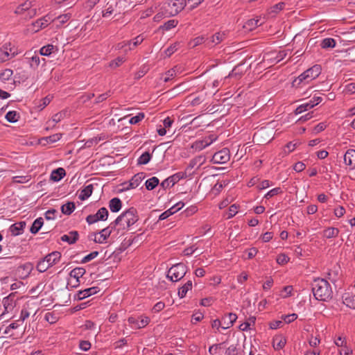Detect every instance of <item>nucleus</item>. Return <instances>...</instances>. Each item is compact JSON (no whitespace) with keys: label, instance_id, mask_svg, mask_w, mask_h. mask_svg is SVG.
<instances>
[{"label":"nucleus","instance_id":"0e129e2a","mask_svg":"<svg viewBox=\"0 0 355 355\" xmlns=\"http://www.w3.org/2000/svg\"><path fill=\"white\" fill-rule=\"evenodd\" d=\"M110 96H111L110 92H107L104 94H100L96 97L95 103H101V102L105 101Z\"/></svg>","mask_w":355,"mask_h":355},{"label":"nucleus","instance_id":"bb28decb","mask_svg":"<svg viewBox=\"0 0 355 355\" xmlns=\"http://www.w3.org/2000/svg\"><path fill=\"white\" fill-rule=\"evenodd\" d=\"M122 207L121 200L119 198H114L109 202V208L112 212H118Z\"/></svg>","mask_w":355,"mask_h":355},{"label":"nucleus","instance_id":"69168bd1","mask_svg":"<svg viewBox=\"0 0 355 355\" xmlns=\"http://www.w3.org/2000/svg\"><path fill=\"white\" fill-rule=\"evenodd\" d=\"M79 347L83 351L87 352L91 348V343L87 340H81L79 343Z\"/></svg>","mask_w":355,"mask_h":355},{"label":"nucleus","instance_id":"6e6d98bb","mask_svg":"<svg viewBox=\"0 0 355 355\" xmlns=\"http://www.w3.org/2000/svg\"><path fill=\"white\" fill-rule=\"evenodd\" d=\"M107 8L103 12V17H107L116 11V9L115 8H114L113 4H109V3H107Z\"/></svg>","mask_w":355,"mask_h":355},{"label":"nucleus","instance_id":"72a5a7b5","mask_svg":"<svg viewBox=\"0 0 355 355\" xmlns=\"http://www.w3.org/2000/svg\"><path fill=\"white\" fill-rule=\"evenodd\" d=\"M58 51L57 46L53 44H47L42 46L40 50V53L42 55L49 56L52 53Z\"/></svg>","mask_w":355,"mask_h":355},{"label":"nucleus","instance_id":"aec40b11","mask_svg":"<svg viewBox=\"0 0 355 355\" xmlns=\"http://www.w3.org/2000/svg\"><path fill=\"white\" fill-rule=\"evenodd\" d=\"M343 302L347 307L355 309V295L350 293H345L343 295Z\"/></svg>","mask_w":355,"mask_h":355},{"label":"nucleus","instance_id":"2f4dec72","mask_svg":"<svg viewBox=\"0 0 355 355\" xmlns=\"http://www.w3.org/2000/svg\"><path fill=\"white\" fill-rule=\"evenodd\" d=\"M10 46V43L5 44L3 46L2 51L5 55V57L3 58V60H8L10 58V55H11L10 58H13L17 54L15 51H13Z\"/></svg>","mask_w":355,"mask_h":355},{"label":"nucleus","instance_id":"4be33fe9","mask_svg":"<svg viewBox=\"0 0 355 355\" xmlns=\"http://www.w3.org/2000/svg\"><path fill=\"white\" fill-rule=\"evenodd\" d=\"M344 162L349 166L355 167V150L349 149L344 155Z\"/></svg>","mask_w":355,"mask_h":355},{"label":"nucleus","instance_id":"338daca9","mask_svg":"<svg viewBox=\"0 0 355 355\" xmlns=\"http://www.w3.org/2000/svg\"><path fill=\"white\" fill-rule=\"evenodd\" d=\"M289 261V258L288 256H286V254H279L277 258V262L279 263V264H285L286 263H288Z\"/></svg>","mask_w":355,"mask_h":355},{"label":"nucleus","instance_id":"a878e982","mask_svg":"<svg viewBox=\"0 0 355 355\" xmlns=\"http://www.w3.org/2000/svg\"><path fill=\"white\" fill-rule=\"evenodd\" d=\"M70 18H71V14L66 13V14L60 15L54 19H51V21L55 24L57 27H60L64 24H65L67 21H68Z\"/></svg>","mask_w":355,"mask_h":355},{"label":"nucleus","instance_id":"4c0bfd02","mask_svg":"<svg viewBox=\"0 0 355 355\" xmlns=\"http://www.w3.org/2000/svg\"><path fill=\"white\" fill-rule=\"evenodd\" d=\"M313 107V105L311 101H309L307 103H302L297 106L296 109L294 111V113L295 114H300L304 112H306L311 108Z\"/></svg>","mask_w":355,"mask_h":355},{"label":"nucleus","instance_id":"680f3d73","mask_svg":"<svg viewBox=\"0 0 355 355\" xmlns=\"http://www.w3.org/2000/svg\"><path fill=\"white\" fill-rule=\"evenodd\" d=\"M40 64V59L37 55H35L31 57L30 66L32 68H37Z\"/></svg>","mask_w":355,"mask_h":355},{"label":"nucleus","instance_id":"c85d7f7f","mask_svg":"<svg viewBox=\"0 0 355 355\" xmlns=\"http://www.w3.org/2000/svg\"><path fill=\"white\" fill-rule=\"evenodd\" d=\"M93 185L89 184L82 189L78 195V198L81 200L87 199L93 192Z\"/></svg>","mask_w":355,"mask_h":355},{"label":"nucleus","instance_id":"2eb2a0df","mask_svg":"<svg viewBox=\"0 0 355 355\" xmlns=\"http://www.w3.org/2000/svg\"><path fill=\"white\" fill-rule=\"evenodd\" d=\"M26 227L25 221H20L12 224L10 228L9 231L11 233L12 236H18L23 233L24 230Z\"/></svg>","mask_w":355,"mask_h":355},{"label":"nucleus","instance_id":"f704fd0d","mask_svg":"<svg viewBox=\"0 0 355 355\" xmlns=\"http://www.w3.org/2000/svg\"><path fill=\"white\" fill-rule=\"evenodd\" d=\"M76 209L73 202H68L61 206V211L64 215H70Z\"/></svg>","mask_w":355,"mask_h":355},{"label":"nucleus","instance_id":"f3484780","mask_svg":"<svg viewBox=\"0 0 355 355\" xmlns=\"http://www.w3.org/2000/svg\"><path fill=\"white\" fill-rule=\"evenodd\" d=\"M98 291L99 290L98 287H91L83 291H80L77 293V298L79 300H84L86 297H88L94 294H96V293L98 292Z\"/></svg>","mask_w":355,"mask_h":355},{"label":"nucleus","instance_id":"c756f323","mask_svg":"<svg viewBox=\"0 0 355 355\" xmlns=\"http://www.w3.org/2000/svg\"><path fill=\"white\" fill-rule=\"evenodd\" d=\"M145 40V37L143 35H139L136 37H135L132 40H128V42H131V46H128V49H125V52L127 53L128 51L133 50L136 46L141 44L143 41Z\"/></svg>","mask_w":355,"mask_h":355},{"label":"nucleus","instance_id":"774afa93","mask_svg":"<svg viewBox=\"0 0 355 355\" xmlns=\"http://www.w3.org/2000/svg\"><path fill=\"white\" fill-rule=\"evenodd\" d=\"M205 41L204 37H197L191 42V45H192V47H196L205 42Z\"/></svg>","mask_w":355,"mask_h":355},{"label":"nucleus","instance_id":"39448f33","mask_svg":"<svg viewBox=\"0 0 355 355\" xmlns=\"http://www.w3.org/2000/svg\"><path fill=\"white\" fill-rule=\"evenodd\" d=\"M187 272V266L183 263L173 265L167 272V278L172 282H178L182 279Z\"/></svg>","mask_w":355,"mask_h":355},{"label":"nucleus","instance_id":"7c9ffc66","mask_svg":"<svg viewBox=\"0 0 355 355\" xmlns=\"http://www.w3.org/2000/svg\"><path fill=\"white\" fill-rule=\"evenodd\" d=\"M192 288V281L188 280L182 286L178 289V296L183 298L186 296L187 292Z\"/></svg>","mask_w":355,"mask_h":355},{"label":"nucleus","instance_id":"37998d69","mask_svg":"<svg viewBox=\"0 0 355 355\" xmlns=\"http://www.w3.org/2000/svg\"><path fill=\"white\" fill-rule=\"evenodd\" d=\"M178 24V21L175 19H170L165 22L160 28L164 31H169L173 28H175Z\"/></svg>","mask_w":355,"mask_h":355},{"label":"nucleus","instance_id":"3c124183","mask_svg":"<svg viewBox=\"0 0 355 355\" xmlns=\"http://www.w3.org/2000/svg\"><path fill=\"white\" fill-rule=\"evenodd\" d=\"M224 343H220L216 345H213L209 348V352L211 354H216L217 353H220L223 349V345Z\"/></svg>","mask_w":355,"mask_h":355},{"label":"nucleus","instance_id":"052dcab7","mask_svg":"<svg viewBox=\"0 0 355 355\" xmlns=\"http://www.w3.org/2000/svg\"><path fill=\"white\" fill-rule=\"evenodd\" d=\"M225 355H238V349L236 345H231L225 351Z\"/></svg>","mask_w":355,"mask_h":355},{"label":"nucleus","instance_id":"6e6552de","mask_svg":"<svg viewBox=\"0 0 355 355\" xmlns=\"http://www.w3.org/2000/svg\"><path fill=\"white\" fill-rule=\"evenodd\" d=\"M108 211L105 207H101L95 214H90L87 216L86 221L88 224H93L99 220L105 221L108 218Z\"/></svg>","mask_w":355,"mask_h":355},{"label":"nucleus","instance_id":"4d7b16f0","mask_svg":"<svg viewBox=\"0 0 355 355\" xmlns=\"http://www.w3.org/2000/svg\"><path fill=\"white\" fill-rule=\"evenodd\" d=\"M237 212H238V207L236 206V205L234 204V205H231L228 209L227 218V219L232 218L233 216H234L236 214Z\"/></svg>","mask_w":355,"mask_h":355},{"label":"nucleus","instance_id":"49530a36","mask_svg":"<svg viewBox=\"0 0 355 355\" xmlns=\"http://www.w3.org/2000/svg\"><path fill=\"white\" fill-rule=\"evenodd\" d=\"M13 74V71L12 69H6L2 72L0 73V80L5 82L8 80Z\"/></svg>","mask_w":355,"mask_h":355},{"label":"nucleus","instance_id":"0eeeda50","mask_svg":"<svg viewBox=\"0 0 355 355\" xmlns=\"http://www.w3.org/2000/svg\"><path fill=\"white\" fill-rule=\"evenodd\" d=\"M34 5L33 1H26L17 7L15 13L17 15L25 14L26 19H31L36 15V8H32Z\"/></svg>","mask_w":355,"mask_h":355},{"label":"nucleus","instance_id":"de8ad7c7","mask_svg":"<svg viewBox=\"0 0 355 355\" xmlns=\"http://www.w3.org/2000/svg\"><path fill=\"white\" fill-rule=\"evenodd\" d=\"M176 76V71L175 69H171L166 72L164 75L162 76L163 81L164 83H167L169 80H172L175 76Z\"/></svg>","mask_w":355,"mask_h":355},{"label":"nucleus","instance_id":"a18cd8bd","mask_svg":"<svg viewBox=\"0 0 355 355\" xmlns=\"http://www.w3.org/2000/svg\"><path fill=\"white\" fill-rule=\"evenodd\" d=\"M6 119L10 123H15L18 121L19 116L16 111H10L6 114Z\"/></svg>","mask_w":355,"mask_h":355},{"label":"nucleus","instance_id":"a19ab883","mask_svg":"<svg viewBox=\"0 0 355 355\" xmlns=\"http://www.w3.org/2000/svg\"><path fill=\"white\" fill-rule=\"evenodd\" d=\"M336 44L334 39L328 37L322 40L320 46L322 49H329L335 47Z\"/></svg>","mask_w":355,"mask_h":355},{"label":"nucleus","instance_id":"423d86ee","mask_svg":"<svg viewBox=\"0 0 355 355\" xmlns=\"http://www.w3.org/2000/svg\"><path fill=\"white\" fill-rule=\"evenodd\" d=\"M116 230L110 223L107 227L103 229L96 234H92L89 236L90 240H93L95 243H104L112 233H115Z\"/></svg>","mask_w":355,"mask_h":355},{"label":"nucleus","instance_id":"58836bf2","mask_svg":"<svg viewBox=\"0 0 355 355\" xmlns=\"http://www.w3.org/2000/svg\"><path fill=\"white\" fill-rule=\"evenodd\" d=\"M237 315L235 313H230L227 316L223 318V322L227 327H223V329H227L230 326H232L234 322L236 320Z\"/></svg>","mask_w":355,"mask_h":355},{"label":"nucleus","instance_id":"1a4fd4ad","mask_svg":"<svg viewBox=\"0 0 355 355\" xmlns=\"http://www.w3.org/2000/svg\"><path fill=\"white\" fill-rule=\"evenodd\" d=\"M185 177V173L183 172H178L163 180L160 186L164 189H166L175 185L180 180Z\"/></svg>","mask_w":355,"mask_h":355},{"label":"nucleus","instance_id":"dca6fc26","mask_svg":"<svg viewBox=\"0 0 355 355\" xmlns=\"http://www.w3.org/2000/svg\"><path fill=\"white\" fill-rule=\"evenodd\" d=\"M61 259V253L58 251L52 252L47 254L44 259L49 265L50 267L56 264Z\"/></svg>","mask_w":355,"mask_h":355},{"label":"nucleus","instance_id":"e433bc0d","mask_svg":"<svg viewBox=\"0 0 355 355\" xmlns=\"http://www.w3.org/2000/svg\"><path fill=\"white\" fill-rule=\"evenodd\" d=\"M86 272V270L85 268L81 267H78L74 269H73L70 273L69 275L71 277L76 279L77 282L79 281V279L82 277Z\"/></svg>","mask_w":355,"mask_h":355},{"label":"nucleus","instance_id":"cd10ccee","mask_svg":"<svg viewBox=\"0 0 355 355\" xmlns=\"http://www.w3.org/2000/svg\"><path fill=\"white\" fill-rule=\"evenodd\" d=\"M339 232V229L336 227H328L323 231L322 236L327 239L336 238L338 236Z\"/></svg>","mask_w":355,"mask_h":355},{"label":"nucleus","instance_id":"e2e57ef3","mask_svg":"<svg viewBox=\"0 0 355 355\" xmlns=\"http://www.w3.org/2000/svg\"><path fill=\"white\" fill-rule=\"evenodd\" d=\"M51 98L49 96H46L41 99L40 104L37 105V107L42 110H43L46 106H47L50 102Z\"/></svg>","mask_w":355,"mask_h":355},{"label":"nucleus","instance_id":"412c9836","mask_svg":"<svg viewBox=\"0 0 355 355\" xmlns=\"http://www.w3.org/2000/svg\"><path fill=\"white\" fill-rule=\"evenodd\" d=\"M145 175L144 173H139L135 175L129 182V186L127 189H135L137 188L142 180L144 179Z\"/></svg>","mask_w":355,"mask_h":355},{"label":"nucleus","instance_id":"c9c22d12","mask_svg":"<svg viewBox=\"0 0 355 355\" xmlns=\"http://www.w3.org/2000/svg\"><path fill=\"white\" fill-rule=\"evenodd\" d=\"M44 223V220L42 217L37 218L34 220L33 223L30 231L32 234H36L39 232V230L41 229Z\"/></svg>","mask_w":355,"mask_h":355},{"label":"nucleus","instance_id":"6ab92c4d","mask_svg":"<svg viewBox=\"0 0 355 355\" xmlns=\"http://www.w3.org/2000/svg\"><path fill=\"white\" fill-rule=\"evenodd\" d=\"M51 21V17L49 15H46L44 17L37 19L33 24L35 31H38L40 29L45 28Z\"/></svg>","mask_w":355,"mask_h":355},{"label":"nucleus","instance_id":"393cba45","mask_svg":"<svg viewBox=\"0 0 355 355\" xmlns=\"http://www.w3.org/2000/svg\"><path fill=\"white\" fill-rule=\"evenodd\" d=\"M66 175L65 170L63 168H58L53 170L51 173V180L54 182H58Z\"/></svg>","mask_w":355,"mask_h":355},{"label":"nucleus","instance_id":"c03bdc74","mask_svg":"<svg viewBox=\"0 0 355 355\" xmlns=\"http://www.w3.org/2000/svg\"><path fill=\"white\" fill-rule=\"evenodd\" d=\"M151 157L152 155L150 153H144L137 159L138 164H147L150 162Z\"/></svg>","mask_w":355,"mask_h":355},{"label":"nucleus","instance_id":"b1692460","mask_svg":"<svg viewBox=\"0 0 355 355\" xmlns=\"http://www.w3.org/2000/svg\"><path fill=\"white\" fill-rule=\"evenodd\" d=\"M226 38V34L225 33H216L210 38V40L207 42L209 46L216 45L220 44Z\"/></svg>","mask_w":355,"mask_h":355},{"label":"nucleus","instance_id":"f8f14e48","mask_svg":"<svg viewBox=\"0 0 355 355\" xmlns=\"http://www.w3.org/2000/svg\"><path fill=\"white\" fill-rule=\"evenodd\" d=\"M216 139V137H214V135H211L209 136L208 137L205 138L202 140H198L196 141L192 144V148H194L196 150H202L207 146H209L211 145L215 140Z\"/></svg>","mask_w":355,"mask_h":355},{"label":"nucleus","instance_id":"ea45409f","mask_svg":"<svg viewBox=\"0 0 355 355\" xmlns=\"http://www.w3.org/2000/svg\"><path fill=\"white\" fill-rule=\"evenodd\" d=\"M159 183V180L157 177H153L147 180L145 182L146 188L151 191L154 189Z\"/></svg>","mask_w":355,"mask_h":355},{"label":"nucleus","instance_id":"ddd939ff","mask_svg":"<svg viewBox=\"0 0 355 355\" xmlns=\"http://www.w3.org/2000/svg\"><path fill=\"white\" fill-rule=\"evenodd\" d=\"M2 304L3 306V311L0 315V318H2L3 315L11 312L15 307L16 302L13 297L10 295L3 299Z\"/></svg>","mask_w":355,"mask_h":355},{"label":"nucleus","instance_id":"473e14b6","mask_svg":"<svg viewBox=\"0 0 355 355\" xmlns=\"http://www.w3.org/2000/svg\"><path fill=\"white\" fill-rule=\"evenodd\" d=\"M284 2H279L273 6L270 7L268 11V14L271 15L272 17H275L277 14H278L281 10H282L285 7Z\"/></svg>","mask_w":355,"mask_h":355},{"label":"nucleus","instance_id":"4468645a","mask_svg":"<svg viewBox=\"0 0 355 355\" xmlns=\"http://www.w3.org/2000/svg\"><path fill=\"white\" fill-rule=\"evenodd\" d=\"M265 23V18H262L261 17H257L254 19H250L248 20L243 25V28L252 31L254 28H256L258 26H260L263 24Z\"/></svg>","mask_w":355,"mask_h":355},{"label":"nucleus","instance_id":"864d4df0","mask_svg":"<svg viewBox=\"0 0 355 355\" xmlns=\"http://www.w3.org/2000/svg\"><path fill=\"white\" fill-rule=\"evenodd\" d=\"M297 318V315L296 313L283 315L282 316V319L287 324H289V323L295 321Z\"/></svg>","mask_w":355,"mask_h":355},{"label":"nucleus","instance_id":"20e7f679","mask_svg":"<svg viewBox=\"0 0 355 355\" xmlns=\"http://www.w3.org/2000/svg\"><path fill=\"white\" fill-rule=\"evenodd\" d=\"M165 17L178 15L185 6V0H167L161 4Z\"/></svg>","mask_w":355,"mask_h":355},{"label":"nucleus","instance_id":"f257e3e1","mask_svg":"<svg viewBox=\"0 0 355 355\" xmlns=\"http://www.w3.org/2000/svg\"><path fill=\"white\" fill-rule=\"evenodd\" d=\"M139 220L136 209L131 207L122 212L112 223L116 230V236L123 235Z\"/></svg>","mask_w":355,"mask_h":355},{"label":"nucleus","instance_id":"603ef678","mask_svg":"<svg viewBox=\"0 0 355 355\" xmlns=\"http://www.w3.org/2000/svg\"><path fill=\"white\" fill-rule=\"evenodd\" d=\"M98 255V251L92 252L91 253H89V254L86 255L85 257H84L83 258V259L81 260V263H87V262L90 261L91 260L95 259Z\"/></svg>","mask_w":355,"mask_h":355},{"label":"nucleus","instance_id":"5701e85b","mask_svg":"<svg viewBox=\"0 0 355 355\" xmlns=\"http://www.w3.org/2000/svg\"><path fill=\"white\" fill-rule=\"evenodd\" d=\"M286 343V338L281 335L276 336L272 339V346L276 350L282 349L285 346Z\"/></svg>","mask_w":355,"mask_h":355},{"label":"nucleus","instance_id":"79ce46f5","mask_svg":"<svg viewBox=\"0 0 355 355\" xmlns=\"http://www.w3.org/2000/svg\"><path fill=\"white\" fill-rule=\"evenodd\" d=\"M125 62V58L123 56H119L114 60H112L109 63V67L112 69H116L120 67L123 63Z\"/></svg>","mask_w":355,"mask_h":355},{"label":"nucleus","instance_id":"7ed1b4c3","mask_svg":"<svg viewBox=\"0 0 355 355\" xmlns=\"http://www.w3.org/2000/svg\"><path fill=\"white\" fill-rule=\"evenodd\" d=\"M321 73V67L315 64L308 69L293 81V86L296 87H302L304 85L309 84L313 80L319 76Z\"/></svg>","mask_w":355,"mask_h":355},{"label":"nucleus","instance_id":"bf43d9fd","mask_svg":"<svg viewBox=\"0 0 355 355\" xmlns=\"http://www.w3.org/2000/svg\"><path fill=\"white\" fill-rule=\"evenodd\" d=\"M343 92L348 94L355 93V83H351L345 86Z\"/></svg>","mask_w":355,"mask_h":355},{"label":"nucleus","instance_id":"5fc2aeb1","mask_svg":"<svg viewBox=\"0 0 355 355\" xmlns=\"http://www.w3.org/2000/svg\"><path fill=\"white\" fill-rule=\"evenodd\" d=\"M282 192V189L280 187H276L271 190H270L265 196L264 198L266 199H269Z\"/></svg>","mask_w":355,"mask_h":355},{"label":"nucleus","instance_id":"f03ea898","mask_svg":"<svg viewBox=\"0 0 355 355\" xmlns=\"http://www.w3.org/2000/svg\"><path fill=\"white\" fill-rule=\"evenodd\" d=\"M311 288L313 296L318 300L327 301L332 297L331 285L324 279H315L311 284Z\"/></svg>","mask_w":355,"mask_h":355},{"label":"nucleus","instance_id":"09e8293b","mask_svg":"<svg viewBox=\"0 0 355 355\" xmlns=\"http://www.w3.org/2000/svg\"><path fill=\"white\" fill-rule=\"evenodd\" d=\"M36 268L40 272H44L46 271L50 268V266L43 259L37 263Z\"/></svg>","mask_w":355,"mask_h":355},{"label":"nucleus","instance_id":"13d9d810","mask_svg":"<svg viewBox=\"0 0 355 355\" xmlns=\"http://www.w3.org/2000/svg\"><path fill=\"white\" fill-rule=\"evenodd\" d=\"M62 137V134H55L49 137H46L44 139L49 144L55 143L59 141Z\"/></svg>","mask_w":355,"mask_h":355},{"label":"nucleus","instance_id":"a211bd4d","mask_svg":"<svg viewBox=\"0 0 355 355\" xmlns=\"http://www.w3.org/2000/svg\"><path fill=\"white\" fill-rule=\"evenodd\" d=\"M79 237L78 232L77 231H71L67 234H64L61 236V241L64 242H67L69 244L71 245L75 243Z\"/></svg>","mask_w":355,"mask_h":355},{"label":"nucleus","instance_id":"9b49d317","mask_svg":"<svg viewBox=\"0 0 355 355\" xmlns=\"http://www.w3.org/2000/svg\"><path fill=\"white\" fill-rule=\"evenodd\" d=\"M128 323L135 329H141L147 326L150 322V318L147 316L141 315L138 318L129 317Z\"/></svg>","mask_w":355,"mask_h":355},{"label":"nucleus","instance_id":"9d476101","mask_svg":"<svg viewBox=\"0 0 355 355\" xmlns=\"http://www.w3.org/2000/svg\"><path fill=\"white\" fill-rule=\"evenodd\" d=\"M230 159V152L227 148L215 153L212 157V162L215 164H225Z\"/></svg>","mask_w":355,"mask_h":355},{"label":"nucleus","instance_id":"8fccbe9b","mask_svg":"<svg viewBox=\"0 0 355 355\" xmlns=\"http://www.w3.org/2000/svg\"><path fill=\"white\" fill-rule=\"evenodd\" d=\"M145 114L143 112L138 113L136 116L131 117L129 120L130 124H137L144 119Z\"/></svg>","mask_w":355,"mask_h":355}]
</instances>
